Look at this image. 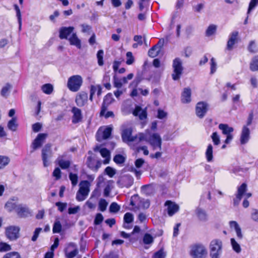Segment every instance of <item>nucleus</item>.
<instances>
[{
	"mask_svg": "<svg viewBox=\"0 0 258 258\" xmlns=\"http://www.w3.org/2000/svg\"><path fill=\"white\" fill-rule=\"evenodd\" d=\"M15 201V198H11L5 204V208L9 212H11L13 210L17 211V208L18 207V205L16 203L14 202Z\"/></svg>",
	"mask_w": 258,
	"mask_h": 258,
	"instance_id": "5701e85b",
	"label": "nucleus"
},
{
	"mask_svg": "<svg viewBox=\"0 0 258 258\" xmlns=\"http://www.w3.org/2000/svg\"><path fill=\"white\" fill-rule=\"evenodd\" d=\"M205 156L208 162H210L213 160V147L211 144H209L207 146L205 152Z\"/></svg>",
	"mask_w": 258,
	"mask_h": 258,
	"instance_id": "a878e982",
	"label": "nucleus"
},
{
	"mask_svg": "<svg viewBox=\"0 0 258 258\" xmlns=\"http://www.w3.org/2000/svg\"><path fill=\"white\" fill-rule=\"evenodd\" d=\"M61 170L59 167L55 168L53 172V175L57 180L61 178Z\"/></svg>",
	"mask_w": 258,
	"mask_h": 258,
	"instance_id": "052dcab7",
	"label": "nucleus"
},
{
	"mask_svg": "<svg viewBox=\"0 0 258 258\" xmlns=\"http://www.w3.org/2000/svg\"><path fill=\"white\" fill-rule=\"evenodd\" d=\"M105 172L110 177H113L115 174V170L110 166H108L105 169Z\"/></svg>",
	"mask_w": 258,
	"mask_h": 258,
	"instance_id": "8fccbe9b",
	"label": "nucleus"
},
{
	"mask_svg": "<svg viewBox=\"0 0 258 258\" xmlns=\"http://www.w3.org/2000/svg\"><path fill=\"white\" fill-rule=\"evenodd\" d=\"M69 178L71 181L73 186H76L78 181V176L77 174L73 173L72 172L69 174Z\"/></svg>",
	"mask_w": 258,
	"mask_h": 258,
	"instance_id": "e433bc0d",
	"label": "nucleus"
},
{
	"mask_svg": "<svg viewBox=\"0 0 258 258\" xmlns=\"http://www.w3.org/2000/svg\"><path fill=\"white\" fill-rule=\"evenodd\" d=\"M90 183L88 180H82L80 183V188L76 194V200L78 202L84 201L90 191Z\"/></svg>",
	"mask_w": 258,
	"mask_h": 258,
	"instance_id": "f03ea898",
	"label": "nucleus"
},
{
	"mask_svg": "<svg viewBox=\"0 0 258 258\" xmlns=\"http://www.w3.org/2000/svg\"><path fill=\"white\" fill-rule=\"evenodd\" d=\"M88 99V94L84 91H81L77 94L75 102L78 106L83 107L87 103Z\"/></svg>",
	"mask_w": 258,
	"mask_h": 258,
	"instance_id": "ddd939ff",
	"label": "nucleus"
},
{
	"mask_svg": "<svg viewBox=\"0 0 258 258\" xmlns=\"http://www.w3.org/2000/svg\"><path fill=\"white\" fill-rule=\"evenodd\" d=\"M251 219L255 221L258 222V210H254L251 215Z\"/></svg>",
	"mask_w": 258,
	"mask_h": 258,
	"instance_id": "774afa93",
	"label": "nucleus"
},
{
	"mask_svg": "<svg viewBox=\"0 0 258 258\" xmlns=\"http://www.w3.org/2000/svg\"><path fill=\"white\" fill-rule=\"evenodd\" d=\"M11 249V246L5 242H0V252H5Z\"/></svg>",
	"mask_w": 258,
	"mask_h": 258,
	"instance_id": "de8ad7c7",
	"label": "nucleus"
},
{
	"mask_svg": "<svg viewBox=\"0 0 258 258\" xmlns=\"http://www.w3.org/2000/svg\"><path fill=\"white\" fill-rule=\"evenodd\" d=\"M83 83V79L79 75H74L70 77L68 80L67 87L72 92L78 91Z\"/></svg>",
	"mask_w": 258,
	"mask_h": 258,
	"instance_id": "20e7f679",
	"label": "nucleus"
},
{
	"mask_svg": "<svg viewBox=\"0 0 258 258\" xmlns=\"http://www.w3.org/2000/svg\"><path fill=\"white\" fill-rule=\"evenodd\" d=\"M123 220L124 223L127 224L132 223L134 220L133 214L131 213H126L124 215Z\"/></svg>",
	"mask_w": 258,
	"mask_h": 258,
	"instance_id": "c03bdc74",
	"label": "nucleus"
},
{
	"mask_svg": "<svg viewBox=\"0 0 258 258\" xmlns=\"http://www.w3.org/2000/svg\"><path fill=\"white\" fill-rule=\"evenodd\" d=\"M108 203L104 199H101L99 202V208L101 211L104 212L106 210Z\"/></svg>",
	"mask_w": 258,
	"mask_h": 258,
	"instance_id": "a18cd8bd",
	"label": "nucleus"
},
{
	"mask_svg": "<svg viewBox=\"0 0 258 258\" xmlns=\"http://www.w3.org/2000/svg\"><path fill=\"white\" fill-rule=\"evenodd\" d=\"M18 216L20 218H26L32 215V212L28 207L25 205L18 204L16 212Z\"/></svg>",
	"mask_w": 258,
	"mask_h": 258,
	"instance_id": "9d476101",
	"label": "nucleus"
},
{
	"mask_svg": "<svg viewBox=\"0 0 258 258\" xmlns=\"http://www.w3.org/2000/svg\"><path fill=\"white\" fill-rule=\"evenodd\" d=\"M167 116V113L164 110L159 109L157 111V117L159 119H163Z\"/></svg>",
	"mask_w": 258,
	"mask_h": 258,
	"instance_id": "e2e57ef3",
	"label": "nucleus"
},
{
	"mask_svg": "<svg viewBox=\"0 0 258 258\" xmlns=\"http://www.w3.org/2000/svg\"><path fill=\"white\" fill-rule=\"evenodd\" d=\"M211 138L214 145L217 146L220 144V137L216 132L212 133Z\"/></svg>",
	"mask_w": 258,
	"mask_h": 258,
	"instance_id": "ea45409f",
	"label": "nucleus"
},
{
	"mask_svg": "<svg viewBox=\"0 0 258 258\" xmlns=\"http://www.w3.org/2000/svg\"><path fill=\"white\" fill-rule=\"evenodd\" d=\"M209 110V105L205 101L198 102L196 105V114L199 118H203Z\"/></svg>",
	"mask_w": 258,
	"mask_h": 258,
	"instance_id": "423d86ee",
	"label": "nucleus"
},
{
	"mask_svg": "<svg viewBox=\"0 0 258 258\" xmlns=\"http://www.w3.org/2000/svg\"><path fill=\"white\" fill-rule=\"evenodd\" d=\"M217 30V26L214 24L209 25L206 30V35L210 36L214 34Z\"/></svg>",
	"mask_w": 258,
	"mask_h": 258,
	"instance_id": "c9c22d12",
	"label": "nucleus"
},
{
	"mask_svg": "<svg viewBox=\"0 0 258 258\" xmlns=\"http://www.w3.org/2000/svg\"><path fill=\"white\" fill-rule=\"evenodd\" d=\"M210 255L211 258H219L222 253V242L218 239L211 241L210 244Z\"/></svg>",
	"mask_w": 258,
	"mask_h": 258,
	"instance_id": "7ed1b4c3",
	"label": "nucleus"
},
{
	"mask_svg": "<svg viewBox=\"0 0 258 258\" xmlns=\"http://www.w3.org/2000/svg\"><path fill=\"white\" fill-rule=\"evenodd\" d=\"M164 206L167 207V212L169 216H173L179 210V206L175 202L170 200L166 201Z\"/></svg>",
	"mask_w": 258,
	"mask_h": 258,
	"instance_id": "1a4fd4ad",
	"label": "nucleus"
},
{
	"mask_svg": "<svg viewBox=\"0 0 258 258\" xmlns=\"http://www.w3.org/2000/svg\"><path fill=\"white\" fill-rule=\"evenodd\" d=\"M190 254L193 258H205L207 250L202 244H197L192 246Z\"/></svg>",
	"mask_w": 258,
	"mask_h": 258,
	"instance_id": "39448f33",
	"label": "nucleus"
},
{
	"mask_svg": "<svg viewBox=\"0 0 258 258\" xmlns=\"http://www.w3.org/2000/svg\"><path fill=\"white\" fill-rule=\"evenodd\" d=\"M104 51L100 49L97 53V58L98 64H104L103 61Z\"/></svg>",
	"mask_w": 258,
	"mask_h": 258,
	"instance_id": "58836bf2",
	"label": "nucleus"
},
{
	"mask_svg": "<svg viewBox=\"0 0 258 258\" xmlns=\"http://www.w3.org/2000/svg\"><path fill=\"white\" fill-rule=\"evenodd\" d=\"M57 164L62 169H67L70 168L71 165V161L69 160H64L62 158L58 159Z\"/></svg>",
	"mask_w": 258,
	"mask_h": 258,
	"instance_id": "bb28decb",
	"label": "nucleus"
},
{
	"mask_svg": "<svg viewBox=\"0 0 258 258\" xmlns=\"http://www.w3.org/2000/svg\"><path fill=\"white\" fill-rule=\"evenodd\" d=\"M238 32L237 31L232 32L228 40L227 44V49L231 50L233 49L234 45L237 42Z\"/></svg>",
	"mask_w": 258,
	"mask_h": 258,
	"instance_id": "f3484780",
	"label": "nucleus"
},
{
	"mask_svg": "<svg viewBox=\"0 0 258 258\" xmlns=\"http://www.w3.org/2000/svg\"><path fill=\"white\" fill-rule=\"evenodd\" d=\"M120 207L116 203H112L109 207V211L110 213H115L120 210Z\"/></svg>",
	"mask_w": 258,
	"mask_h": 258,
	"instance_id": "4c0bfd02",
	"label": "nucleus"
},
{
	"mask_svg": "<svg viewBox=\"0 0 258 258\" xmlns=\"http://www.w3.org/2000/svg\"><path fill=\"white\" fill-rule=\"evenodd\" d=\"M126 64H132L134 63L135 61L134 56L133 55V53L131 51H128L126 53Z\"/></svg>",
	"mask_w": 258,
	"mask_h": 258,
	"instance_id": "79ce46f5",
	"label": "nucleus"
},
{
	"mask_svg": "<svg viewBox=\"0 0 258 258\" xmlns=\"http://www.w3.org/2000/svg\"><path fill=\"white\" fill-rule=\"evenodd\" d=\"M8 128L13 131L15 132L17 130L18 127V124L17 123V119L15 117L12 118L8 123Z\"/></svg>",
	"mask_w": 258,
	"mask_h": 258,
	"instance_id": "c756f323",
	"label": "nucleus"
},
{
	"mask_svg": "<svg viewBox=\"0 0 258 258\" xmlns=\"http://www.w3.org/2000/svg\"><path fill=\"white\" fill-rule=\"evenodd\" d=\"M247 190V184L246 183H243L241 185L238 187L237 194L236 195L235 198L233 199V204L234 206H237L241 199L242 196L245 194Z\"/></svg>",
	"mask_w": 258,
	"mask_h": 258,
	"instance_id": "9b49d317",
	"label": "nucleus"
},
{
	"mask_svg": "<svg viewBox=\"0 0 258 258\" xmlns=\"http://www.w3.org/2000/svg\"><path fill=\"white\" fill-rule=\"evenodd\" d=\"M248 49L249 52L255 53L257 51L256 46L254 41H250L248 46Z\"/></svg>",
	"mask_w": 258,
	"mask_h": 258,
	"instance_id": "09e8293b",
	"label": "nucleus"
},
{
	"mask_svg": "<svg viewBox=\"0 0 258 258\" xmlns=\"http://www.w3.org/2000/svg\"><path fill=\"white\" fill-rule=\"evenodd\" d=\"M196 213L200 221H206L207 220V214L205 210L203 209L198 208L196 210Z\"/></svg>",
	"mask_w": 258,
	"mask_h": 258,
	"instance_id": "cd10ccee",
	"label": "nucleus"
},
{
	"mask_svg": "<svg viewBox=\"0 0 258 258\" xmlns=\"http://www.w3.org/2000/svg\"><path fill=\"white\" fill-rule=\"evenodd\" d=\"M143 241L145 244H150L153 242L154 238L151 234L146 233L143 236Z\"/></svg>",
	"mask_w": 258,
	"mask_h": 258,
	"instance_id": "2f4dec72",
	"label": "nucleus"
},
{
	"mask_svg": "<svg viewBox=\"0 0 258 258\" xmlns=\"http://www.w3.org/2000/svg\"><path fill=\"white\" fill-rule=\"evenodd\" d=\"M174 67L173 72L172 75V79L174 80H178L182 73V66H173Z\"/></svg>",
	"mask_w": 258,
	"mask_h": 258,
	"instance_id": "393cba45",
	"label": "nucleus"
},
{
	"mask_svg": "<svg viewBox=\"0 0 258 258\" xmlns=\"http://www.w3.org/2000/svg\"><path fill=\"white\" fill-rule=\"evenodd\" d=\"M148 140L150 144L153 146L155 149L156 147L159 149H161L162 140L160 136L157 133L148 134L146 133L145 135L143 134L140 135L139 141Z\"/></svg>",
	"mask_w": 258,
	"mask_h": 258,
	"instance_id": "f257e3e1",
	"label": "nucleus"
},
{
	"mask_svg": "<svg viewBox=\"0 0 258 258\" xmlns=\"http://www.w3.org/2000/svg\"><path fill=\"white\" fill-rule=\"evenodd\" d=\"M14 9L16 12V16L19 23V29L20 30L22 27V17L21 11L18 6L16 4L14 5Z\"/></svg>",
	"mask_w": 258,
	"mask_h": 258,
	"instance_id": "72a5a7b5",
	"label": "nucleus"
},
{
	"mask_svg": "<svg viewBox=\"0 0 258 258\" xmlns=\"http://www.w3.org/2000/svg\"><path fill=\"white\" fill-rule=\"evenodd\" d=\"M219 128L222 131L223 134L226 135L231 134L233 131V128L229 127L227 124L220 123L219 125Z\"/></svg>",
	"mask_w": 258,
	"mask_h": 258,
	"instance_id": "c85d7f7f",
	"label": "nucleus"
},
{
	"mask_svg": "<svg viewBox=\"0 0 258 258\" xmlns=\"http://www.w3.org/2000/svg\"><path fill=\"white\" fill-rule=\"evenodd\" d=\"M74 28L72 26L68 27H62L60 28L59 37L61 39H68V37L73 33Z\"/></svg>",
	"mask_w": 258,
	"mask_h": 258,
	"instance_id": "dca6fc26",
	"label": "nucleus"
},
{
	"mask_svg": "<svg viewBox=\"0 0 258 258\" xmlns=\"http://www.w3.org/2000/svg\"><path fill=\"white\" fill-rule=\"evenodd\" d=\"M103 220V215L100 213H98L96 214L95 220H94V224L95 225H99L100 224Z\"/></svg>",
	"mask_w": 258,
	"mask_h": 258,
	"instance_id": "864d4df0",
	"label": "nucleus"
},
{
	"mask_svg": "<svg viewBox=\"0 0 258 258\" xmlns=\"http://www.w3.org/2000/svg\"><path fill=\"white\" fill-rule=\"evenodd\" d=\"M41 157L43 161L44 167H47L48 166V145L46 144L42 148L41 151Z\"/></svg>",
	"mask_w": 258,
	"mask_h": 258,
	"instance_id": "412c9836",
	"label": "nucleus"
},
{
	"mask_svg": "<svg viewBox=\"0 0 258 258\" xmlns=\"http://www.w3.org/2000/svg\"><path fill=\"white\" fill-rule=\"evenodd\" d=\"M114 99L112 94L111 93H107L103 98V102L101 107V114L102 115L105 111H106L108 106L113 101Z\"/></svg>",
	"mask_w": 258,
	"mask_h": 258,
	"instance_id": "f8f14e48",
	"label": "nucleus"
},
{
	"mask_svg": "<svg viewBox=\"0 0 258 258\" xmlns=\"http://www.w3.org/2000/svg\"><path fill=\"white\" fill-rule=\"evenodd\" d=\"M55 205L57 207L58 211L62 212L67 208V204L66 203H62L60 202H56Z\"/></svg>",
	"mask_w": 258,
	"mask_h": 258,
	"instance_id": "3c124183",
	"label": "nucleus"
},
{
	"mask_svg": "<svg viewBox=\"0 0 258 258\" xmlns=\"http://www.w3.org/2000/svg\"><path fill=\"white\" fill-rule=\"evenodd\" d=\"M71 112L73 114L72 120L73 123L76 124L82 121L83 117L80 109L74 106L72 108Z\"/></svg>",
	"mask_w": 258,
	"mask_h": 258,
	"instance_id": "4468645a",
	"label": "nucleus"
},
{
	"mask_svg": "<svg viewBox=\"0 0 258 258\" xmlns=\"http://www.w3.org/2000/svg\"><path fill=\"white\" fill-rule=\"evenodd\" d=\"M160 42V40L157 44L152 46L148 51V55L152 58L157 56L160 52L161 46H158Z\"/></svg>",
	"mask_w": 258,
	"mask_h": 258,
	"instance_id": "4be33fe9",
	"label": "nucleus"
},
{
	"mask_svg": "<svg viewBox=\"0 0 258 258\" xmlns=\"http://www.w3.org/2000/svg\"><path fill=\"white\" fill-rule=\"evenodd\" d=\"M250 131L248 127L243 126L240 136V143L241 144H246L249 139Z\"/></svg>",
	"mask_w": 258,
	"mask_h": 258,
	"instance_id": "aec40b11",
	"label": "nucleus"
},
{
	"mask_svg": "<svg viewBox=\"0 0 258 258\" xmlns=\"http://www.w3.org/2000/svg\"><path fill=\"white\" fill-rule=\"evenodd\" d=\"M132 130L131 128L124 129L122 133L121 137L123 141L127 142H134L137 139V136H132Z\"/></svg>",
	"mask_w": 258,
	"mask_h": 258,
	"instance_id": "6ab92c4d",
	"label": "nucleus"
},
{
	"mask_svg": "<svg viewBox=\"0 0 258 258\" xmlns=\"http://www.w3.org/2000/svg\"><path fill=\"white\" fill-rule=\"evenodd\" d=\"M257 5H258V0H250V2L249 4L247 13H249L250 11L253 9Z\"/></svg>",
	"mask_w": 258,
	"mask_h": 258,
	"instance_id": "4d7b16f0",
	"label": "nucleus"
},
{
	"mask_svg": "<svg viewBox=\"0 0 258 258\" xmlns=\"http://www.w3.org/2000/svg\"><path fill=\"white\" fill-rule=\"evenodd\" d=\"M42 125L39 122H37L32 125V130L34 132L37 133L40 131Z\"/></svg>",
	"mask_w": 258,
	"mask_h": 258,
	"instance_id": "338daca9",
	"label": "nucleus"
},
{
	"mask_svg": "<svg viewBox=\"0 0 258 258\" xmlns=\"http://www.w3.org/2000/svg\"><path fill=\"white\" fill-rule=\"evenodd\" d=\"M41 230H42V228H37L35 230V231L34 232L33 235L31 238V240L33 241H35L37 240V239L39 236V234L40 232L41 231Z\"/></svg>",
	"mask_w": 258,
	"mask_h": 258,
	"instance_id": "0e129e2a",
	"label": "nucleus"
},
{
	"mask_svg": "<svg viewBox=\"0 0 258 258\" xmlns=\"http://www.w3.org/2000/svg\"><path fill=\"white\" fill-rule=\"evenodd\" d=\"M69 40L71 45H75L79 49L81 48V40L77 37L76 33H73Z\"/></svg>",
	"mask_w": 258,
	"mask_h": 258,
	"instance_id": "b1692460",
	"label": "nucleus"
},
{
	"mask_svg": "<svg viewBox=\"0 0 258 258\" xmlns=\"http://www.w3.org/2000/svg\"><path fill=\"white\" fill-rule=\"evenodd\" d=\"M20 228L15 226H10L6 228V234L8 239L14 240L19 237Z\"/></svg>",
	"mask_w": 258,
	"mask_h": 258,
	"instance_id": "0eeeda50",
	"label": "nucleus"
},
{
	"mask_svg": "<svg viewBox=\"0 0 258 258\" xmlns=\"http://www.w3.org/2000/svg\"><path fill=\"white\" fill-rule=\"evenodd\" d=\"M78 253V250L77 248H75L73 250L66 253V256L67 258H74Z\"/></svg>",
	"mask_w": 258,
	"mask_h": 258,
	"instance_id": "603ef678",
	"label": "nucleus"
},
{
	"mask_svg": "<svg viewBox=\"0 0 258 258\" xmlns=\"http://www.w3.org/2000/svg\"><path fill=\"white\" fill-rule=\"evenodd\" d=\"M231 243L232 248L234 251L237 252H239L241 251V248L239 244L236 241L234 238H231Z\"/></svg>",
	"mask_w": 258,
	"mask_h": 258,
	"instance_id": "37998d69",
	"label": "nucleus"
},
{
	"mask_svg": "<svg viewBox=\"0 0 258 258\" xmlns=\"http://www.w3.org/2000/svg\"><path fill=\"white\" fill-rule=\"evenodd\" d=\"M145 163V160L143 158H138L135 161V165L136 168H141Z\"/></svg>",
	"mask_w": 258,
	"mask_h": 258,
	"instance_id": "680f3d73",
	"label": "nucleus"
},
{
	"mask_svg": "<svg viewBox=\"0 0 258 258\" xmlns=\"http://www.w3.org/2000/svg\"><path fill=\"white\" fill-rule=\"evenodd\" d=\"M10 161V158L6 156L0 155V169L6 167Z\"/></svg>",
	"mask_w": 258,
	"mask_h": 258,
	"instance_id": "7c9ffc66",
	"label": "nucleus"
},
{
	"mask_svg": "<svg viewBox=\"0 0 258 258\" xmlns=\"http://www.w3.org/2000/svg\"><path fill=\"white\" fill-rule=\"evenodd\" d=\"M62 228V226L60 223L59 221H56L54 223L53 228H52V231L53 233H59Z\"/></svg>",
	"mask_w": 258,
	"mask_h": 258,
	"instance_id": "49530a36",
	"label": "nucleus"
},
{
	"mask_svg": "<svg viewBox=\"0 0 258 258\" xmlns=\"http://www.w3.org/2000/svg\"><path fill=\"white\" fill-rule=\"evenodd\" d=\"M47 137V134H39L31 145V147L33 149V150L35 151L40 148L44 143Z\"/></svg>",
	"mask_w": 258,
	"mask_h": 258,
	"instance_id": "6e6552de",
	"label": "nucleus"
},
{
	"mask_svg": "<svg viewBox=\"0 0 258 258\" xmlns=\"http://www.w3.org/2000/svg\"><path fill=\"white\" fill-rule=\"evenodd\" d=\"M133 114L135 116H138L140 120H144L147 118V112L146 108L142 109L140 106H136L133 111Z\"/></svg>",
	"mask_w": 258,
	"mask_h": 258,
	"instance_id": "2eb2a0df",
	"label": "nucleus"
},
{
	"mask_svg": "<svg viewBox=\"0 0 258 258\" xmlns=\"http://www.w3.org/2000/svg\"><path fill=\"white\" fill-rule=\"evenodd\" d=\"M97 85H91L90 87V100L91 101H92L93 100V96L95 94L96 92H97Z\"/></svg>",
	"mask_w": 258,
	"mask_h": 258,
	"instance_id": "69168bd1",
	"label": "nucleus"
},
{
	"mask_svg": "<svg viewBox=\"0 0 258 258\" xmlns=\"http://www.w3.org/2000/svg\"><path fill=\"white\" fill-rule=\"evenodd\" d=\"M20 256L17 252H11L7 253L3 258H20Z\"/></svg>",
	"mask_w": 258,
	"mask_h": 258,
	"instance_id": "5fc2aeb1",
	"label": "nucleus"
},
{
	"mask_svg": "<svg viewBox=\"0 0 258 258\" xmlns=\"http://www.w3.org/2000/svg\"><path fill=\"white\" fill-rule=\"evenodd\" d=\"M11 88V86L9 84H7L4 86L1 90V95L4 97H7L10 92V90Z\"/></svg>",
	"mask_w": 258,
	"mask_h": 258,
	"instance_id": "f704fd0d",
	"label": "nucleus"
},
{
	"mask_svg": "<svg viewBox=\"0 0 258 258\" xmlns=\"http://www.w3.org/2000/svg\"><path fill=\"white\" fill-rule=\"evenodd\" d=\"M165 254L163 249H161L154 253L153 258H165Z\"/></svg>",
	"mask_w": 258,
	"mask_h": 258,
	"instance_id": "13d9d810",
	"label": "nucleus"
},
{
	"mask_svg": "<svg viewBox=\"0 0 258 258\" xmlns=\"http://www.w3.org/2000/svg\"><path fill=\"white\" fill-rule=\"evenodd\" d=\"M113 161L117 164H123L125 161V158L121 154H116L113 157Z\"/></svg>",
	"mask_w": 258,
	"mask_h": 258,
	"instance_id": "473e14b6",
	"label": "nucleus"
},
{
	"mask_svg": "<svg viewBox=\"0 0 258 258\" xmlns=\"http://www.w3.org/2000/svg\"><path fill=\"white\" fill-rule=\"evenodd\" d=\"M114 86L118 89L121 88L122 86L121 80L114 76Z\"/></svg>",
	"mask_w": 258,
	"mask_h": 258,
	"instance_id": "bf43d9fd",
	"label": "nucleus"
},
{
	"mask_svg": "<svg viewBox=\"0 0 258 258\" xmlns=\"http://www.w3.org/2000/svg\"><path fill=\"white\" fill-rule=\"evenodd\" d=\"M191 92L189 88L184 89L181 95V101L182 103L187 104L191 101Z\"/></svg>",
	"mask_w": 258,
	"mask_h": 258,
	"instance_id": "a211bd4d",
	"label": "nucleus"
},
{
	"mask_svg": "<svg viewBox=\"0 0 258 258\" xmlns=\"http://www.w3.org/2000/svg\"><path fill=\"white\" fill-rule=\"evenodd\" d=\"M112 132V128L110 127H106L103 132L102 134V138L104 140H106L108 139L111 135Z\"/></svg>",
	"mask_w": 258,
	"mask_h": 258,
	"instance_id": "a19ab883",
	"label": "nucleus"
},
{
	"mask_svg": "<svg viewBox=\"0 0 258 258\" xmlns=\"http://www.w3.org/2000/svg\"><path fill=\"white\" fill-rule=\"evenodd\" d=\"M100 153L103 158H108L110 156V151L106 148H103L100 149Z\"/></svg>",
	"mask_w": 258,
	"mask_h": 258,
	"instance_id": "6e6d98bb",
	"label": "nucleus"
}]
</instances>
